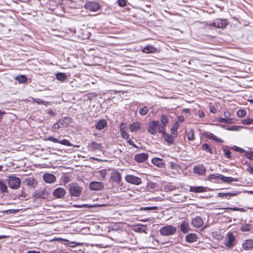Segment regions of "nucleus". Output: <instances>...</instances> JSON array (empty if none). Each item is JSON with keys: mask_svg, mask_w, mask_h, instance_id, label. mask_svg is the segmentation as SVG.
<instances>
[{"mask_svg": "<svg viewBox=\"0 0 253 253\" xmlns=\"http://www.w3.org/2000/svg\"><path fill=\"white\" fill-rule=\"evenodd\" d=\"M70 180V177L66 175H64L62 177V182L64 185L69 182Z\"/></svg>", "mask_w": 253, "mask_h": 253, "instance_id": "nucleus-52", "label": "nucleus"}, {"mask_svg": "<svg viewBox=\"0 0 253 253\" xmlns=\"http://www.w3.org/2000/svg\"><path fill=\"white\" fill-rule=\"evenodd\" d=\"M246 111L245 110L241 109L237 111V115L240 118H243L246 115Z\"/></svg>", "mask_w": 253, "mask_h": 253, "instance_id": "nucleus-48", "label": "nucleus"}, {"mask_svg": "<svg viewBox=\"0 0 253 253\" xmlns=\"http://www.w3.org/2000/svg\"><path fill=\"white\" fill-rule=\"evenodd\" d=\"M33 100L34 102L37 103L38 104H42V105H46L48 102L46 101H45L41 99L40 98H33Z\"/></svg>", "mask_w": 253, "mask_h": 253, "instance_id": "nucleus-43", "label": "nucleus"}, {"mask_svg": "<svg viewBox=\"0 0 253 253\" xmlns=\"http://www.w3.org/2000/svg\"><path fill=\"white\" fill-rule=\"evenodd\" d=\"M176 228L171 225L162 227L160 229V233L163 236H168L174 234L176 232Z\"/></svg>", "mask_w": 253, "mask_h": 253, "instance_id": "nucleus-3", "label": "nucleus"}, {"mask_svg": "<svg viewBox=\"0 0 253 253\" xmlns=\"http://www.w3.org/2000/svg\"><path fill=\"white\" fill-rule=\"evenodd\" d=\"M165 126H164V125L163 126H161L160 125V123L158 121V128H157V130H158V131L160 132V133H161L163 134V135H164V134H166V128L165 127Z\"/></svg>", "mask_w": 253, "mask_h": 253, "instance_id": "nucleus-39", "label": "nucleus"}, {"mask_svg": "<svg viewBox=\"0 0 253 253\" xmlns=\"http://www.w3.org/2000/svg\"><path fill=\"white\" fill-rule=\"evenodd\" d=\"M224 245L227 248H231L236 245L235 236L233 233L229 232L227 234L224 242Z\"/></svg>", "mask_w": 253, "mask_h": 253, "instance_id": "nucleus-4", "label": "nucleus"}, {"mask_svg": "<svg viewBox=\"0 0 253 253\" xmlns=\"http://www.w3.org/2000/svg\"><path fill=\"white\" fill-rule=\"evenodd\" d=\"M206 171L205 167L203 165H198L195 166L193 169V171L195 173L202 175L205 174Z\"/></svg>", "mask_w": 253, "mask_h": 253, "instance_id": "nucleus-18", "label": "nucleus"}, {"mask_svg": "<svg viewBox=\"0 0 253 253\" xmlns=\"http://www.w3.org/2000/svg\"><path fill=\"white\" fill-rule=\"evenodd\" d=\"M84 7L91 11H96L100 9V5L94 1L86 2L84 5Z\"/></svg>", "mask_w": 253, "mask_h": 253, "instance_id": "nucleus-8", "label": "nucleus"}, {"mask_svg": "<svg viewBox=\"0 0 253 253\" xmlns=\"http://www.w3.org/2000/svg\"><path fill=\"white\" fill-rule=\"evenodd\" d=\"M164 139L166 141H167L169 144H172L174 143V136L172 135H169L168 133L164 134L163 135Z\"/></svg>", "mask_w": 253, "mask_h": 253, "instance_id": "nucleus-27", "label": "nucleus"}, {"mask_svg": "<svg viewBox=\"0 0 253 253\" xmlns=\"http://www.w3.org/2000/svg\"><path fill=\"white\" fill-rule=\"evenodd\" d=\"M210 111L212 113H215L216 112V109L213 105H211L209 107Z\"/></svg>", "mask_w": 253, "mask_h": 253, "instance_id": "nucleus-62", "label": "nucleus"}, {"mask_svg": "<svg viewBox=\"0 0 253 253\" xmlns=\"http://www.w3.org/2000/svg\"><path fill=\"white\" fill-rule=\"evenodd\" d=\"M89 188L93 191L101 190L104 188V184L101 182L92 181L89 185Z\"/></svg>", "mask_w": 253, "mask_h": 253, "instance_id": "nucleus-10", "label": "nucleus"}, {"mask_svg": "<svg viewBox=\"0 0 253 253\" xmlns=\"http://www.w3.org/2000/svg\"><path fill=\"white\" fill-rule=\"evenodd\" d=\"M69 194L72 197H79L83 190V187L76 183L69 184Z\"/></svg>", "mask_w": 253, "mask_h": 253, "instance_id": "nucleus-2", "label": "nucleus"}, {"mask_svg": "<svg viewBox=\"0 0 253 253\" xmlns=\"http://www.w3.org/2000/svg\"><path fill=\"white\" fill-rule=\"evenodd\" d=\"M61 127H62V125H60L59 122L58 121V122L56 123L53 125L52 129L53 130V131L55 132L56 129H58L59 128Z\"/></svg>", "mask_w": 253, "mask_h": 253, "instance_id": "nucleus-54", "label": "nucleus"}, {"mask_svg": "<svg viewBox=\"0 0 253 253\" xmlns=\"http://www.w3.org/2000/svg\"><path fill=\"white\" fill-rule=\"evenodd\" d=\"M151 162L154 165L160 168H164L165 165L164 160L161 158H154Z\"/></svg>", "mask_w": 253, "mask_h": 253, "instance_id": "nucleus-17", "label": "nucleus"}, {"mask_svg": "<svg viewBox=\"0 0 253 253\" xmlns=\"http://www.w3.org/2000/svg\"><path fill=\"white\" fill-rule=\"evenodd\" d=\"M16 80L19 83H24L27 81V78L25 75H21L18 76Z\"/></svg>", "mask_w": 253, "mask_h": 253, "instance_id": "nucleus-37", "label": "nucleus"}, {"mask_svg": "<svg viewBox=\"0 0 253 253\" xmlns=\"http://www.w3.org/2000/svg\"><path fill=\"white\" fill-rule=\"evenodd\" d=\"M42 178L43 180L47 183H52L56 180L54 175L48 173H44L42 176Z\"/></svg>", "mask_w": 253, "mask_h": 253, "instance_id": "nucleus-14", "label": "nucleus"}, {"mask_svg": "<svg viewBox=\"0 0 253 253\" xmlns=\"http://www.w3.org/2000/svg\"><path fill=\"white\" fill-rule=\"evenodd\" d=\"M89 146L90 147L89 150L92 151H95L96 150L100 151L102 149V144L100 143H97L95 141H92L89 144Z\"/></svg>", "mask_w": 253, "mask_h": 253, "instance_id": "nucleus-16", "label": "nucleus"}, {"mask_svg": "<svg viewBox=\"0 0 253 253\" xmlns=\"http://www.w3.org/2000/svg\"><path fill=\"white\" fill-rule=\"evenodd\" d=\"M64 241L66 242H67V243H66L65 244L66 245H68L69 247H72V248H74L77 246H79V245H81L82 244L81 243H76L75 242H70L69 240H64Z\"/></svg>", "mask_w": 253, "mask_h": 253, "instance_id": "nucleus-36", "label": "nucleus"}, {"mask_svg": "<svg viewBox=\"0 0 253 253\" xmlns=\"http://www.w3.org/2000/svg\"><path fill=\"white\" fill-rule=\"evenodd\" d=\"M197 236L195 233H190L185 236V240L188 243H193L197 241Z\"/></svg>", "mask_w": 253, "mask_h": 253, "instance_id": "nucleus-21", "label": "nucleus"}, {"mask_svg": "<svg viewBox=\"0 0 253 253\" xmlns=\"http://www.w3.org/2000/svg\"><path fill=\"white\" fill-rule=\"evenodd\" d=\"M251 225L250 224H247L245 226H243L241 227V230L242 231H249L251 230Z\"/></svg>", "mask_w": 253, "mask_h": 253, "instance_id": "nucleus-56", "label": "nucleus"}, {"mask_svg": "<svg viewBox=\"0 0 253 253\" xmlns=\"http://www.w3.org/2000/svg\"><path fill=\"white\" fill-rule=\"evenodd\" d=\"M222 174L219 173H214L211 174L209 176L208 178L210 180L215 179H219L221 180Z\"/></svg>", "mask_w": 253, "mask_h": 253, "instance_id": "nucleus-38", "label": "nucleus"}, {"mask_svg": "<svg viewBox=\"0 0 253 253\" xmlns=\"http://www.w3.org/2000/svg\"><path fill=\"white\" fill-rule=\"evenodd\" d=\"M202 149L205 151L210 153V154H213L212 150L211 149L209 145L207 143H204L202 146Z\"/></svg>", "mask_w": 253, "mask_h": 253, "instance_id": "nucleus-35", "label": "nucleus"}, {"mask_svg": "<svg viewBox=\"0 0 253 253\" xmlns=\"http://www.w3.org/2000/svg\"><path fill=\"white\" fill-rule=\"evenodd\" d=\"M205 136L210 139L214 140L215 138H216V136L211 132L206 133Z\"/></svg>", "mask_w": 253, "mask_h": 253, "instance_id": "nucleus-55", "label": "nucleus"}, {"mask_svg": "<svg viewBox=\"0 0 253 253\" xmlns=\"http://www.w3.org/2000/svg\"><path fill=\"white\" fill-rule=\"evenodd\" d=\"M123 123L120 125V131L121 136L126 139L128 140L129 139V134L124 130Z\"/></svg>", "mask_w": 253, "mask_h": 253, "instance_id": "nucleus-29", "label": "nucleus"}, {"mask_svg": "<svg viewBox=\"0 0 253 253\" xmlns=\"http://www.w3.org/2000/svg\"><path fill=\"white\" fill-rule=\"evenodd\" d=\"M158 126V121H153L150 122L148 125V131L152 134H156L157 133Z\"/></svg>", "mask_w": 253, "mask_h": 253, "instance_id": "nucleus-9", "label": "nucleus"}, {"mask_svg": "<svg viewBox=\"0 0 253 253\" xmlns=\"http://www.w3.org/2000/svg\"><path fill=\"white\" fill-rule=\"evenodd\" d=\"M33 196L36 199H43L46 198L47 195L46 194L44 190H38L33 193Z\"/></svg>", "mask_w": 253, "mask_h": 253, "instance_id": "nucleus-19", "label": "nucleus"}, {"mask_svg": "<svg viewBox=\"0 0 253 253\" xmlns=\"http://www.w3.org/2000/svg\"><path fill=\"white\" fill-rule=\"evenodd\" d=\"M59 122L62 127H66L71 123V118L69 117H65L59 120Z\"/></svg>", "mask_w": 253, "mask_h": 253, "instance_id": "nucleus-26", "label": "nucleus"}, {"mask_svg": "<svg viewBox=\"0 0 253 253\" xmlns=\"http://www.w3.org/2000/svg\"><path fill=\"white\" fill-rule=\"evenodd\" d=\"M147 230V227L146 225H141L140 227H138L137 228V231L139 232H143L144 233L146 232V230Z\"/></svg>", "mask_w": 253, "mask_h": 253, "instance_id": "nucleus-57", "label": "nucleus"}, {"mask_svg": "<svg viewBox=\"0 0 253 253\" xmlns=\"http://www.w3.org/2000/svg\"><path fill=\"white\" fill-rule=\"evenodd\" d=\"M125 180L130 184L139 185L142 181L140 178L133 175L128 174L125 176Z\"/></svg>", "mask_w": 253, "mask_h": 253, "instance_id": "nucleus-6", "label": "nucleus"}, {"mask_svg": "<svg viewBox=\"0 0 253 253\" xmlns=\"http://www.w3.org/2000/svg\"><path fill=\"white\" fill-rule=\"evenodd\" d=\"M66 192L63 188L58 187L53 192V196L56 198H62L66 194Z\"/></svg>", "mask_w": 253, "mask_h": 253, "instance_id": "nucleus-11", "label": "nucleus"}, {"mask_svg": "<svg viewBox=\"0 0 253 253\" xmlns=\"http://www.w3.org/2000/svg\"><path fill=\"white\" fill-rule=\"evenodd\" d=\"M141 128V125L138 123H133L130 126L129 129L131 132L136 131Z\"/></svg>", "mask_w": 253, "mask_h": 253, "instance_id": "nucleus-28", "label": "nucleus"}, {"mask_svg": "<svg viewBox=\"0 0 253 253\" xmlns=\"http://www.w3.org/2000/svg\"><path fill=\"white\" fill-rule=\"evenodd\" d=\"M110 179L114 183L119 184L121 181V173L117 170H113L110 173Z\"/></svg>", "mask_w": 253, "mask_h": 253, "instance_id": "nucleus-7", "label": "nucleus"}, {"mask_svg": "<svg viewBox=\"0 0 253 253\" xmlns=\"http://www.w3.org/2000/svg\"><path fill=\"white\" fill-rule=\"evenodd\" d=\"M242 247L245 250L250 251L253 249V240H247L243 244Z\"/></svg>", "mask_w": 253, "mask_h": 253, "instance_id": "nucleus-20", "label": "nucleus"}, {"mask_svg": "<svg viewBox=\"0 0 253 253\" xmlns=\"http://www.w3.org/2000/svg\"><path fill=\"white\" fill-rule=\"evenodd\" d=\"M241 127L240 126H233L227 127L226 129L230 131H239Z\"/></svg>", "mask_w": 253, "mask_h": 253, "instance_id": "nucleus-46", "label": "nucleus"}, {"mask_svg": "<svg viewBox=\"0 0 253 253\" xmlns=\"http://www.w3.org/2000/svg\"><path fill=\"white\" fill-rule=\"evenodd\" d=\"M242 123L244 125H251L253 124V119L246 118L242 120Z\"/></svg>", "mask_w": 253, "mask_h": 253, "instance_id": "nucleus-51", "label": "nucleus"}, {"mask_svg": "<svg viewBox=\"0 0 253 253\" xmlns=\"http://www.w3.org/2000/svg\"><path fill=\"white\" fill-rule=\"evenodd\" d=\"M191 223L195 227H200L203 225L204 221L200 216H197L192 219Z\"/></svg>", "mask_w": 253, "mask_h": 253, "instance_id": "nucleus-15", "label": "nucleus"}, {"mask_svg": "<svg viewBox=\"0 0 253 253\" xmlns=\"http://www.w3.org/2000/svg\"><path fill=\"white\" fill-rule=\"evenodd\" d=\"M180 229L182 233L184 234L188 233L190 230L188 223L185 221H183L180 225Z\"/></svg>", "mask_w": 253, "mask_h": 253, "instance_id": "nucleus-24", "label": "nucleus"}, {"mask_svg": "<svg viewBox=\"0 0 253 253\" xmlns=\"http://www.w3.org/2000/svg\"><path fill=\"white\" fill-rule=\"evenodd\" d=\"M46 139L47 140L52 141L54 143H59V140L53 137L52 136H49Z\"/></svg>", "mask_w": 253, "mask_h": 253, "instance_id": "nucleus-61", "label": "nucleus"}, {"mask_svg": "<svg viewBox=\"0 0 253 253\" xmlns=\"http://www.w3.org/2000/svg\"><path fill=\"white\" fill-rule=\"evenodd\" d=\"M99 176L102 179H104L105 178V176L107 174V171L105 169H103L100 170L98 171Z\"/></svg>", "mask_w": 253, "mask_h": 253, "instance_id": "nucleus-44", "label": "nucleus"}, {"mask_svg": "<svg viewBox=\"0 0 253 253\" xmlns=\"http://www.w3.org/2000/svg\"><path fill=\"white\" fill-rule=\"evenodd\" d=\"M0 192L3 193L7 192V187L2 180H0Z\"/></svg>", "mask_w": 253, "mask_h": 253, "instance_id": "nucleus-34", "label": "nucleus"}, {"mask_svg": "<svg viewBox=\"0 0 253 253\" xmlns=\"http://www.w3.org/2000/svg\"><path fill=\"white\" fill-rule=\"evenodd\" d=\"M221 180L226 183H230L234 181H237L238 180L237 179L231 177H226L224 176L222 174Z\"/></svg>", "mask_w": 253, "mask_h": 253, "instance_id": "nucleus-30", "label": "nucleus"}, {"mask_svg": "<svg viewBox=\"0 0 253 253\" xmlns=\"http://www.w3.org/2000/svg\"><path fill=\"white\" fill-rule=\"evenodd\" d=\"M240 193V191H233L232 192L226 193V198L229 199L230 197L236 196Z\"/></svg>", "mask_w": 253, "mask_h": 253, "instance_id": "nucleus-40", "label": "nucleus"}, {"mask_svg": "<svg viewBox=\"0 0 253 253\" xmlns=\"http://www.w3.org/2000/svg\"><path fill=\"white\" fill-rule=\"evenodd\" d=\"M74 206L75 207H77V208H90L96 207V205H88V204H83V205H76Z\"/></svg>", "mask_w": 253, "mask_h": 253, "instance_id": "nucleus-50", "label": "nucleus"}, {"mask_svg": "<svg viewBox=\"0 0 253 253\" xmlns=\"http://www.w3.org/2000/svg\"><path fill=\"white\" fill-rule=\"evenodd\" d=\"M127 142L131 146H132V147H133L134 148H138L136 145H135L134 142L131 141L130 139H128V140H127Z\"/></svg>", "mask_w": 253, "mask_h": 253, "instance_id": "nucleus-63", "label": "nucleus"}, {"mask_svg": "<svg viewBox=\"0 0 253 253\" xmlns=\"http://www.w3.org/2000/svg\"><path fill=\"white\" fill-rule=\"evenodd\" d=\"M148 158V155L147 153H142L135 155L134 159L138 163L145 162Z\"/></svg>", "mask_w": 253, "mask_h": 253, "instance_id": "nucleus-13", "label": "nucleus"}, {"mask_svg": "<svg viewBox=\"0 0 253 253\" xmlns=\"http://www.w3.org/2000/svg\"><path fill=\"white\" fill-rule=\"evenodd\" d=\"M158 209V208L156 206L153 207H141L140 209V210L143 211H151V210H157Z\"/></svg>", "mask_w": 253, "mask_h": 253, "instance_id": "nucleus-47", "label": "nucleus"}, {"mask_svg": "<svg viewBox=\"0 0 253 253\" xmlns=\"http://www.w3.org/2000/svg\"><path fill=\"white\" fill-rule=\"evenodd\" d=\"M244 156L247 157L248 159L253 160V152H247L245 151L244 152Z\"/></svg>", "mask_w": 253, "mask_h": 253, "instance_id": "nucleus-53", "label": "nucleus"}, {"mask_svg": "<svg viewBox=\"0 0 253 253\" xmlns=\"http://www.w3.org/2000/svg\"><path fill=\"white\" fill-rule=\"evenodd\" d=\"M190 192L194 193H201L206 191V189L203 186H190Z\"/></svg>", "mask_w": 253, "mask_h": 253, "instance_id": "nucleus-22", "label": "nucleus"}, {"mask_svg": "<svg viewBox=\"0 0 253 253\" xmlns=\"http://www.w3.org/2000/svg\"><path fill=\"white\" fill-rule=\"evenodd\" d=\"M118 5L121 7H124L126 5V0H117Z\"/></svg>", "mask_w": 253, "mask_h": 253, "instance_id": "nucleus-58", "label": "nucleus"}, {"mask_svg": "<svg viewBox=\"0 0 253 253\" xmlns=\"http://www.w3.org/2000/svg\"><path fill=\"white\" fill-rule=\"evenodd\" d=\"M157 51V48L152 45H148L145 46L143 49L142 52L145 53H154Z\"/></svg>", "mask_w": 253, "mask_h": 253, "instance_id": "nucleus-25", "label": "nucleus"}, {"mask_svg": "<svg viewBox=\"0 0 253 253\" xmlns=\"http://www.w3.org/2000/svg\"><path fill=\"white\" fill-rule=\"evenodd\" d=\"M225 209H229L230 210H232L233 211H244V210L242 208H239L237 207H234V208H226Z\"/></svg>", "mask_w": 253, "mask_h": 253, "instance_id": "nucleus-60", "label": "nucleus"}, {"mask_svg": "<svg viewBox=\"0 0 253 253\" xmlns=\"http://www.w3.org/2000/svg\"><path fill=\"white\" fill-rule=\"evenodd\" d=\"M186 135L187 139L189 141H192L194 139V132L193 129H190L189 131H186Z\"/></svg>", "mask_w": 253, "mask_h": 253, "instance_id": "nucleus-32", "label": "nucleus"}, {"mask_svg": "<svg viewBox=\"0 0 253 253\" xmlns=\"http://www.w3.org/2000/svg\"><path fill=\"white\" fill-rule=\"evenodd\" d=\"M107 121L104 119L99 120L96 124V128L98 130H101L107 126Z\"/></svg>", "mask_w": 253, "mask_h": 253, "instance_id": "nucleus-23", "label": "nucleus"}, {"mask_svg": "<svg viewBox=\"0 0 253 253\" xmlns=\"http://www.w3.org/2000/svg\"><path fill=\"white\" fill-rule=\"evenodd\" d=\"M247 171H248L251 174H253V167L251 166L250 165L248 166V168L247 169Z\"/></svg>", "mask_w": 253, "mask_h": 253, "instance_id": "nucleus-64", "label": "nucleus"}, {"mask_svg": "<svg viewBox=\"0 0 253 253\" xmlns=\"http://www.w3.org/2000/svg\"><path fill=\"white\" fill-rule=\"evenodd\" d=\"M212 24L215 28L223 29L228 24L226 19H216L212 22Z\"/></svg>", "mask_w": 253, "mask_h": 253, "instance_id": "nucleus-5", "label": "nucleus"}, {"mask_svg": "<svg viewBox=\"0 0 253 253\" xmlns=\"http://www.w3.org/2000/svg\"><path fill=\"white\" fill-rule=\"evenodd\" d=\"M222 150L224 152V155L228 159H231L232 157L231 156V152L228 149L227 146H224L222 148Z\"/></svg>", "mask_w": 253, "mask_h": 253, "instance_id": "nucleus-33", "label": "nucleus"}, {"mask_svg": "<svg viewBox=\"0 0 253 253\" xmlns=\"http://www.w3.org/2000/svg\"><path fill=\"white\" fill-rule=\"evenodd\" d=\"M56 78L57 80L64 82L67 79V77L65 74L59 72L56 74Z\"/></svg>", "mask_w": 253, "mask_h": 253, "instance_id": "nucleus-31", "label": "nucleus"}, {"mask_svg": "<svg viewBox=\"0 0 253 253\" xmlns=\"http://www.w3.org/2000/svg\"><path fill=\"white\" fill-rule=\"evenodd\" d=\"M23 183L31 188H35L37 185V182L36 179L31 177L25 178Z\"/></svg>", "mask_w": 253, "mask_h": 253, "instance_id": "nucleus-12", "label": "nucleus"}, {"mask_svg": "<svg viewBox=\"0 0 253 253\" xmlns=\"http://www.w3.org/2000/svg\"><path fill=\"white\" fill-rule=\"evenodd\" d=\"M148 111V108L146 106H144L139 109V113L142 115H145L147 114Z\"/></svg>", "mask_w": 253, "mask_h": 253, "instance_id": "nucleus-42", "label": "nucleus"}, {"mask_svg": "<svg viewBox=\"0 0 253 253\" xmlns=\"http://www.w3.org/2000/svg\"><path fill=\"white\" fill-rule=\"evenodd\" d=\"M171 134L174 137L177 135V128L172 126L171 128Z\"/></svg>", "mask_w": 253, "mask_h": 253, "instance_id": "nucleus-59", "label": "nucleus"}, {"mask_svg": "<svg viewBox=\"0 0 253 253\" xmlns=\"http://www.w3.org/2000/svg\"><path fill=\"white\" fill-rule=\"evenodd\" d=\"M5 181H7L9 187L12 189H17L20 186V179L14 175L7 176Z\"/></svg>", "mask_w": 253, "mask_h": 253, "instance_id": "nucleus-1", "label": "nucleus"}, {"mask_svg": "<svg viewBox=\"0 0 253 253\" xmlns=\"http://www.w3.org/2000/svg\"><path fill=\"white\" fill-rule=\"evenodd\" d=\"M231 149L234 151H235L236 152H239V153H244L245 152V150L242 148H240L239 147H238L237 146H232Z\"/></svg>", "mask_w": 253, "mask_h": 253, "instance_id": "nucleus-49", "label": "nucleus"}, {"mask_svg": "<svg viewBox=\"0 0 253 253\" xmlns=\"http://www.w3.org/2000/svg\"><path fill=\"white\" fill-rule=\"evenodd\" d=\"M161 122L163 125L166 126L169 123V119L166 115H162L161 117Z\"/></svg>", "mask_w": 253, "mask_h": 253, "instance_id": "nucleus-41", "label": "nucleus"}, {"mask_svg": "<svg viewBox=\"0 0 253 253\" xmlns=\"http://www.w3.org/2000/svg\"><path fill=\"white\" fill-rule=\"evenodd\" d=\"M60 144L65 145L67 146H72V144L68 140L66 139H63L61 140H59V143Z\"/></svg>", "mask_w": 253, "mask_h": 253, "instance_id": "nucleus-45", "label": "nucleus"}]
</instances>
